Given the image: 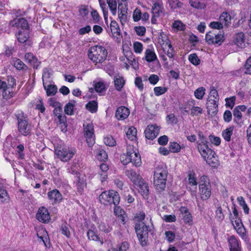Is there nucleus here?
I'll use <instances>...</instances> for the list:
<instances>
[{"label":"nucleus","instance_id":"24","mask_svg":"<svg viewBox=\"0 0 251 251\" xmlns=\"http://www.w3.org/2000/svg\"><path fill=\"white\" fill-rule=\"evenodd\" d=\"M219 21L223 26L224 25L225 26L228 27L231 23V16L228 12H224L220 15Z\"/></svg>","mask_w":251,"mask_h":251},{"label":"nucleus","instance_id":"41","mask_svg":"<svg viewBox=\"0 0 251 251\" xmlns=\"http://www.w3.org/2000/svg\"><path fill=\"white\" fill-rule=\"evenodd\" d=\"M86 108L92 113L95 112L98 108L97 102L95 100L90 101L86 104Z\"/></svg>","mask_w":251,"mask_h":251},{"label":"nucleus","instance_id":"3","mask_svg":"<svg viewBox=\"0 0 251 251\" xmlns=\"http://www.w3.org/2000/svg\"><path fill=\"white\" fill-rule=\"evenodd\" d=\"M219 100L218 92L214 87H211L206 105L208 114L212 117L214 116L218 111Z\"/></svg>","mask_w":251,"mask_h":251},{"label":"nucleus","instance_id":"26","mask_svg":"<svg viewBox=\"0 0 251 251\" xmlns=\"http://www.w3.org/2000/svg\"><path fill=\"white\" fill-rule=\"evenodd\" d=\"M130 149L131 146L127 147L126 153L123 154L121 157V161L124 165H126L129 162H131V158L133 156H135V154H132L130 151Z\"/></svg>","mask_w":251,"mask_h":251},{"label":"nucleus","instance_id":"16","mask_svg":"<svg viewBox=\"0 0 251 251\" xmlns=\"http://www.w3.org/2000/svg\"><path fill=\"white\" fill-rule=\"evenodd\" d=\"M245 36L243 32H239L234 35L233 37V43L240 48L245 47Z\"/></svg>","mask_w":251,"mask_h":251},{"label":"nucleus","instance_id":"15","mask_svg":"<svg viewBox=\"0 0 251 251\" xmlns=\"http://www.w3.org/2000/svg\"><path fill=\"white\" fill-rule=\"evenodd\" d=\"M159 128L154 125H150L145 130L146 137L150 140H153L159 134Z\"/></svg>","mask_w":251,"mask_h":251},{"label":"nucleus","instance_id":"34","mask_svg":"<svg viewBox=\"0 0 251 251\" xmlns=\"http://www.w3.org/2000/svg\"><path fill=\"white\" fill-rule=\"evenodd\" d=\"M233 129L234 127L231 126L223 131V137L226 141L229 142L230 141L231 136L232 135Z\"/></svg>","mask_w":251,"mask_h":251},{"label":"nucleus","instance_id":"45","mask_svg":"<svg viewBox=\"0 0 251 251\" xmlns=\"http://www.w3.org/2000/svg\"><path fill=\"white\" fill-rule=\"evenodd\" d=\"M172 27L177 30L182 31L184 30L185 26L180 21L178 20L174 22Z\"/></svg>","mask_w":251,"mask_h":251},{"label":"nucleus","instance_id":"1","mask_svg":"<svg viewBox=\"0 0 251 251\" xmlns=\"http://www.w3.org/2000/svg\"><path fill=\"white\" fill-rule=\"evenodd\" d=\"M145 216L144 212H141L135 216V219L137 221L135 225V229L142 246L146 245L148 238V226L142 222L145 219Z\"/></svg>","mask_w":251,"mask_h":251},{"label":"nucleus","instance_id":"13","mask_svg":"<svg viewBox=\"0 0 251 251\" xmlns=\"http://www.w3.org/2000/svg\"><path fill=\"white\" fill-rule=\"evenodd\" d=\"M135 185L139 193L146 199L148 198L149 188L148 184L142 178Z\"/></svg>","mask_w":251,"mask_h":251},{"label":"nucleus","instance_id":"20","mask_svg":"<svg viewBox=\"0 0 251 251\" xmlns=\"http://www.w3.org/2000/svg\"><path fill=\"white\" fill-rule=\"evenodd\" d=\"M10 25L12 26L21 27L22 29H27L28 27L27 22L25 18L17 19L11 21Z\"/></svg>","mask_w":251,"mask_h":251},{"label":"nucleus","instance_id":"10","mask_svg":"<svg viewBox=\"0 0 251 251\" xmlns=\"http://www.w3.org/2000/svg\"><path fill=\"white\" fill-rule=\"evenodd\" d=\"M36 218L39 221L43 223H49L50 219L48 209L44 206L41 207L38 209Z\"/></svg>","mask_w":251,"mask_h":251},{"label":"nucleus","instance_id":"50","mask_svg":"<svg viewBox=\"0 0 251 251\" xmlns=\"http://www.w3.org/2000/svg\"><path fill=\"white\" fill-rule=\"evenodd\" d=\"M168 89L164 87H156L154 88V94L156 96L163 95L165 93Z\"/></svg>","mask_w":251,"mask_h":251},{"label":"nucleus","instance_id":"5","mask_svg":"<svg viewBox=\"0 0 251 251\" xmlns=\"http://www.w3.org/2000/svg\"><path fill=\"white\" fill-rule=\"evenodd\" d=\"M99 201L104 205H118L120 198L118 193L114 190L105 191L102 192L99 197Z\"/></svg>","mask_w":251,"mask_h":251},{"label":"nucleus","instance_id":"43","mask_svg":"<svg viewBox=\"0 0 251 251\" xmlns=\"http://www.w3.org/2000/svg\"><path fill=\"white\" fill-rule=\"evenodd\" d=\"M215 213V217L217 220L219 222L223 221L225 218V216L223 213V209L221 206L217 207Z\"/></svg>","mask_w":251,"mask_h":251},{"label":"nucleus","instance_id":"53","mask_svg":"<svg viewBox=\"0 0 251 251\" xmlns=\"http://www.w3.org/2000/svg\"><path fill=\"white\" fill-rule=\"evenodd\" d=\"M86 184L84 181L81 180L80 178L77 177L76 182V186L77 187L78 191L81 193L83 191Z\"/></svg>","mask_w":251,"mask_h":251},{"label":"nucleus","instance_id":"52","mask_svg":"<svg viewBox=\"0 0 251 251\" xmlns=\"http://www.w3.org/2000/svg\"><path fill=\"white\" fill-rule=\"evenodd\" d=\"M235 97L233 96L229 98L226 99V106L232 109L235 104Z\"/></svg>","mask_w":251,"mask_h":251},{"label":"nucleus","instance_id":"60","mask_svg":"<svg viewBox=\"0 0 251 251\" xmlns=\"http://www.w3.org/2000/svg\"><path fill=\"white\" fill-rule=\"evenodd\" d=\"M133 19L134 21H139L141 19V12L139 9L136 8L133 13Z\"/></svg>","mask_w":251,"mask_h":251},{"label":"nucleus","instance_id":"28","mask_svg":"<svg viewBox=\"0 0 251 251\" xmlns=\"http://www.w3.org/2000/svg\"><path fill=\"white\" fill-rule=\"evenodd\" d=\"M44 88L46 91L48 96H54L57 92V86L53 84L47 85L45 82L43 83Z\"/></svg>","mask_w":251,"mask_h":251},{"label":"nucleus","instance_id":"49","mask_svg":"<svg viewBox=\"0 0 251 251\" xmlns=\"http://www.w3.org/2000/svg\"><path fill=\"white\" fill-rule=\"evenodd\" d=\"M74 105L69 102L65 106L64 111L66 114L69 115H73L74 113Z\"/></svg>","mask_w":251,"mask_h":251},{"label":"nucleus","instance_id":"59","mask_svg":"<svg viewBox=\"0 0 251 251\" xmlns=\"http://www.w3.org/2000/svg\"><path fill=\"white\" fill-rule=\"evenodd\" d=\"M209 26L214 29H221L223 28V25L220 21H214L210 23Z\"/></svg>","mask_w":251,"mask_h":251},{"label":"nucleus","instance_id":"17","mask_svg":"<svg viewBox=\"0 0 251 251\" xmlns=\"http://www.w3.org/2000/svg\"><path fill=\"white\" fill-rule=\"evenodd\" d=\"M129 115V109L125 106L118 107L115 113V117L118 120H124L127 118Z\"/></svg>","mask_w":251,"mask_h":251},{"label":"nucleus","instance_id":"63","mask_svg":"<svg viewBox=\"0 0 251 251\" xmlns=\"http://www.w3.org/2000/svg\"><path fill=\"white\" fill-rule=\"evenodd\" d=\"M245 69V74L251 75V56L246 61Z\"/></svg>","mask_w":251,"mask_h":251},{"label":"nucleus","instance_id":"25","mask_svg":"<svg viewBox=\"0 0 251 251\" xmlns=\"http://www.w3.org/2000/svg\"><path fill=\"white\" fill-rule=\"evenodd\" d=\"M163 7L161 5L158 3L155 2L152 7V14L154 17H160L164 15L163 11Z\"/></svg>","mask_w":251,"mask_h":251},{"label":"nucleus","instance_id":"11","mask_svg":"<svg viewBox=\"0 0 251 251\" xmlns=\"http://www.w3.org/2000/svg\"><path fill=\"white\" fill-rule=\"evenodd\" d=\"M201 197L202 200H208L211 196V185L209 182L200 183L199 185Z\"/></svg>","mask_w":251,"mask_h":251},{"label":"nucleus","instance_id":"4","mask_svg":"<svg viewBox=\"0 0 251 251\" xmlns=\"http://www.w3.org/2000/svg\"><path fill=\"white\" fill-rule=\"evenodd\" d=\"M88 57L96 64L102 63L106 58L107 51L106 49L101 46L92 47L89 50Z\"/></svg>","mask_w":251,"mask_h":251},{"label":"nucleus","instance_id":"9","mask_svg":"<svg viewBox=\"0 0 251 251\" xmlns=\"http://www.w3.org/2000/svg\"><path fill=\"white\" fill-rule=\"evenodd\" d=\"M84 136L89 147L92 146L95 143L94 127L92 123H85L83 124Z\"/></svg>","mask_w":251,"mask_h":251},{"label":"nucleus","instance_id":"47","mask_svg":"<svg viewBox=\"0 0 251 251\" xmlns=\"http://www.w3.org/2000/svg\"><path fill=\"white\" fill-rule=\"evenodd\" d=\"M105 144L108 146L113 147L116 144V141L111 136H107L104 138Z\"/></svg>","mask_w":251,"mask_h":251},{"label":"nucleus","instance_id":"61","mask_svg":"<svg viewBox=\"0 0 251 251\" xmlns=\"http://www.w3.org/2000/svg\"><path fill=\"white\" fill-rule=\"evenodd\" d=\"M133 48L134 51L136 53H140L143 50V45L141 43L139 42H135L133 44Z\"/></svg>","mask_w":251,"mask_h":251},{"label":"nucleus","instance_id":"27","mask_svg":"<svg viewBox=\"0 0 251 251\" xmlns=\"http://www.w3.org/2000/svg\"><path fill=\"white\" fill-rule=\"evenodd\" d=\"M10 200V197L7 190L2 186H0V203H7Z\"/></svg>","mask_w":251,"mask_h":251},{"label":"nucleus","instance_id":"56","mask_svg":"<svg viewBox=\"0 0 251 251\" xmlns=\"http://www.w3.org/2000/svg\"><path fill=\"white\" fill-rule=\"evenodd\" d=\"M201 0H190L191 5L196 8H203V4L201 2Z\"/></svg>","mask_w":251,"mask_h":251},{"label":"nucleus","instance_id":"48","mask_svg":"<svg viewBox=\"0 0 251 251\" xmlns=\"http://www.w3.org/2000/svg\"><path fill=\"white\" fill-rule=\"evenodd\" d=\"M188 182L192 186H196L197 185V178L194 173L190 172L188 174Z\"/></svg>","mask_w":251,"mask_h":251},{"label":"nucleus","instance_id":"51","mask_svg":"<svg viewBox=\"0 0 251 251\" xmlns=\"http://www.w3.org/2000/svg\"><path fill=\"white\" fill-rule=\"evenodd\" d=\"M69 228L70 226L67 224L62 225L61 228V233L68 238L71 235Z\"/></svg>","mask_w":251,"mask_h":251},{"label":"nucleus","instance_id":"33","mask_svg":"<svg viewBox=\"0 0 251 251\" xmlns=\"http://www.w3.org/2000/svg\"><path fill=\"white\" fill-rule=\"evenodd\" d=\"M136 134L137 129L134 126L129 127L126 132L127 137L131 141L136 140Z\"/></svg>","mask_w":251,"mask_h":251},{"label":"nucleus","instance_id":"44","mask_svg":"<svg viewBox=\"0 0 251 251\" xmlns=\"http://www.w3.org/2000/svg\"><path fill=\"white\" fill-rule=\"evenodd\" d=\"M99 228L100 231H102L105 233H109L112 230V227H110L108 225L105 223H101L99 226Z\"/></svg>","mask_w":251,"mask_h":251},{"label":"nucleus","instance_id":"31","mask_svg":"<svg viewBox=\"0 0 251 251\" xmlns=\"http://www.w3.org/2000/svg\"><path fill=\"white\" fill-rule=\"evenodd\" d=\"M228 243L230 251L240 249L238 240L233 236H231L228 239Z\"/></svg>","mask_w":251,"mask_h":251},{"label":"nucleus","instance_id":"37","mask_svg":"<svg viewBox=\"0 0 251 251\" xmlns=\"http://www.w3.org/2000/svg\"><path fill=\"white\" fill-rule=\"evenodd\" d=\"M111 31L113 35H119L120 29L118 23L115 21H112L110 24Z\"/></svg>","mask_w":251,"mask_h":251},{"label":"nucleus","instance_id":"29","mask_svg":"<svg viewBox=\"0 0 251 251\" xmlns=\"http://www.w3.org/2000/svg\"><path fill=\"white\" fill-rule=\"evenodd\" d=\"M114 85L116 89L118 91H121L125 84V80L124 79V78L118 75L114 76Z\"/></svg>","mask_w":251,"mask_h":251},{"label":"nucleus","instance_id":"14","mask_svg":"<svg viewBox=\"0 0 251 251\" xmlns=\"http://www.w3.org/2000/svg\"><path fill=\"white\" fill-rule=\"evenodd\" d=\"M48 197L50 202L53 205L59 203L62 200V195L57 189L49 192Z\"/></svg>","mask_w":251,"mask_h":251},{"label":"nucleus","instance_id":"32","mask_svg":"<svg viewBox=\"0 0 251 251\" xmlns=\"http://www.w3.org/2000/svg\"><path fill=\"white\" fill-rule=\"evenodd\" d=\"M100 169L101 172L100 174V179L103 182L107 177V171L108 170V167L106 164L102 163L100 165Z\"/></svg>","mask_w":251,"mask_h":251},{"label":"nucleus","instance_id":"40","mask_svg":"<svg viewBox=\"0 0 251 251\" xmlns=\"http://www.w3.org/2000/svg\"><path fill=\"white\" fill-rule=\"evenodd\" d=\"M205 89L201 87L197 89L194 92V95L196 98L198 100H202L205 93Z\"/></svg>","mask_w":251,"mask_h":251},{"label":"nucleus","instance_id":"18","mask_svg":"<svg viewBox=\"0 0 251 251\" xmlns=\"http://www.w3.org/2000/svg\"><path fill=\"white\" fill-rule=\"evenodd\" d=\"M25 59L26 62L30 63L34 69H38L39 67L40 62L38 61L32 53H27L25 55Z\"/></svg>","mask_w":251,"mask_h":251},{"label":"nucleus","instance_id":"42","mask_svg":"<svg viewBox=\"0 0 251 251\" xmlns=\"http://www.w3.org/2000/svg\"><path fill=\"white\" fill-rule=\"evenodd\" d=\"M166 44L168 46L169 49L165 53L170 58H173L175 56V52L172 45L168 39H167Z\"/></svg>","mask_w":251,"mask_h":251},{"label":"nucleus","instance_id":"57","mask_svg":"<svg viewBox=\"0 0 251 251\" xmlns=\"http://www.w3.org/2000/svg\"><path fill=\"white\" fill-rule=\"evenodd\" d=\"M97 158L101 161H104L107 159V154L103 150H100L97 154Z\"/></svg>","mask_w":251,"mask_h":251},{"label":"nucleus","instance_id":"23","mask_svg":"<svg viewBox=\"0 0 251 251\" xmlns=\"http://www.w3.org/2000/svg\"><path fill=\"white\" fill-rule=\"evenodd\" d=\"M130 151L132 154H135V156H133V157L131 158V163L136 167L140 166L142 164V161L139 153L134 151L133 146H131Z\"/></svg>","mask_w":251,"mask_h":251},{"label":"nucleus","instance_id":"22","mask_svg":"<svg viewBox=\"0 0 251 251\" xmlns=\"http://www.w3.org/2000/svg\"><path fill=\"white\" fill-rule=\"evenodd\" d=\"M145 58L148 62H151L157 60V56L152 48H149L146 50L145 52Z\"/></svg>","mask_w":251,"mask_h":251},{"label":"nucleus","instance_id":"8","mask_svg":"<svg viewBox=\"0 0 251 251\" xmlns=\"http://www.w3.org/2000/svg\"><path fill=\"white\" fill-rule=\"evenodd\" d=\"M215 33L213 31H209L205 35V40L209 44L220 46L224 41V33Z\"/></svg>","mask_w":251,"mask_h":251},{"label":"nucleus","instance_id":"54","mask_svg":"<svg viewBox=\"0 0 251 251\" xmlns=\"http://www.w3.org/2000/svg\"><path fill=\"white\" fill-rule=\"evenodd\" d=\"M95 91L98 93H100L105 90V86L103 82H98L95 85Z\"/></svg>","mask_w":251,"mask_h":251},{"label":"nucleus","instance_id":"39","mask_svg":"<svg viewBox=\"0 0 251 251\" xmlns=\"http://www.w3.org/2000/svg\"><path fill=\"white\" fill-rule=\"evenodd\" d=\"M13 66L18 70H26L27 66L18 58H15L13 61Z\"/></svg>","mask_w":251,"mask_h":251},{"label":"nucleus","instance_id":"6","mask_svg":"<svg viewBox=\"0 0 251 251\" xmlns=\"http://www.w3.org/2000/svg\"><path fill=\"white\" fill-rule=\"evenodd\" d=\"M75 153V148L67 146H60L55 149V154L61 161L64 162L71 160Z\"/></svg>","mask_w":251,"mask_h":251},{"label":"nucleus","instance_id":"38","mask_svg":"<svg viewBox=\"0 0 251 251\" xmlns=\"http://www.w3.org/2000/svg\"><path fill=\"white\" fill-rule=\"evenodd\" d=\"M109 9L113 15L117 13V2L116 0H106Z\"/></svg>","mask_w":251,"mask_h":251},{"label":"nucleus","instance_id":"19","mask_svg":"<svg viewBox=\"0 0 251 251\" xmlns=\"http://www.w3.org/2000/svg\"><path fill=\"white\" fill-rule=\"evenodd\" d=\"M125 175L135 185L142 178L133 170H128L125 171Z\"/></svg>","mask_w":251,"mask_h":251},{"label":"nucleus","instance_id":"35","mask_svg":"<svg viewBox=\"0 0 251 251\" xmlns=\"http://www.w3.org/2000/svg\"><path fill=\"white\" fill-rule=\"evenodd\" d=\"M18 41L21 43H25L28 39L29 36L26 31H19L16 35Z\"/></svg>","mask_w":251,"mask_h":251},{"label":"nucleus","instance_id":"30","mask_svg":"<svg viewBox=\"0 0 251 251\" xmlns=\"http://www.w3.org/2000/svg\"><path fill=\"white\" fill-rule=\"evenodd\" d=\"M87 235L88 239L90 240H93L95 241L100 242L101 245H102L103 242L101 240L100 237L98 236V235L96 233L95 231H94L92 229H89L87 232Z\"/></svg>","mask_w":251,"mask_h":251},{"label":"nucleus","instance_id":"64","mask_svg":"<svg viewBox=\"0 0 251 251\" xmlns=\"http://www.w3.org/2000/svg\"><path fill=\"white\" fill-rule=\"evenodd\" d=\"M166 120L167 122L171 124H176L177 122V120L174 114H170L167 116Z\"/></svg>","mask_w":251,"mask_h":251},{"label":"nucleus","instance_id":"58","mask_svg":"<svg viewBox=\"0 0 251 251\" xmlns=\"http://www.w3.org/2000/svg\"><path fill=\"white\" fill-rule=\"evenodd\" d=\"M134 30L136 34L141 36L145 35L146 30V28L143 26H135Z\"/></svg>","mask_w":251,"mask_h":251},{"label":"nucleus","instance_id":"62","mask_svg":"<svg viewBox=\"0 0 251 251\" xmlns=\"http://www.w3.org/2000/svg\"><path fill=\"white\" fill-rule=\"evenodd\" d=\"M231 221L235 230L238 227H240L243 225L242 221L240 219H237L234 220L233 218H231Z\"/></svg>","mask_w":251,"mask_h":251},{"label":"nucleus","instance_id":"55","mask_svg":"<svg viewBox=\"0 0 251 251\" xmlns=\"http://www.w3.org/2000/svg\"><path fill=\"white\" fill-rule=\"evenodd\" d=\"M169 148L170 151L172 152H178L180 150V145L176 142L171 143Z\"/></svg>","mask_w":251,"mask_h":251},{"label":"nucleus","instance_id":"21","mask_svg":"<svg viewBox=\"0 0 251 251\" xmlns=\"http://www.w3.org/2000/svg\"><path fill=\"white\" fill-rule=\"evenodd\" d=\"M204 160L208 165L213 168L217 167L219 164V160L215 152H213L212 154H209Z\"/></svg>","mask_w":251,"mask_h":251},{"label":"nucleus","instance_id":"36","mask_svg":"<svg viewBox=\"0 0 251 251\" xmlns=\"http://www.w3.org/2000/svg\"><path fill=\"white\" fill-rule=\"evenodd\" d=\"M181 211L183 214V219L185 223H190L192 222V216L186 208L182 207L181 208Z\"/></svg>","mask_w":251,"mask_h":251},{"label":"nucleus","instance_id":"7","mask_svg":"<svg viewBox=\"0 0 251 251\" xmlns=\"http://www.w3.org/2000/svg\"><path fill=\"white\" fill-rule=\"evenodd\" d=\"M17 118L18 131L24 136L29 134L31 130V126L28 122L27 117H25L23 114H19Z\"/></svg>","mask_w":251,"mask_h":251},{"label":"nucleus","instance_id":"12","mask_svg":"<svg viewBox=\"0 0 251 251\" xmlns=\"http://www.w3.org/2000/svg\"><path fill=\"white\" fill-rule=\"evenodd\" d=\"M8 84L6 85L5 88H3L2 91V96L4 99H10L13 96V92L12 91V87L14 85H16L15 79L10 77L9 78Z\"/></svg>","mask_w":251,"mask_h":251},{"label":"nucleus","instance_id":"46","mask_svg":"<svg viewBox=\"0 0 251 251\" xmlns=\"http://www.w3.org/2000/svg\"><path fill=\"white\" fill-rule=\"evenodd\" d=\"M188 59L190 62L194 65H198L200 63V60L196 53L189 55Z\"/></svg>","mask_w":251,"mask_h":251},{"label":"nucleus","instance_id":"2","mask_svg":"<svg viewBox=\"0 0 251 251\" xmlns=\"http://www.w3.org/2000/svg\"><path fill=\"white\" fill-rule=\"evenodd\" d=\"M168 174L165 166H158L155 169L153 184L158 192H161L165 190Z\"/></svg>","mask_w":251,"mask_h":251}]
</instances>
